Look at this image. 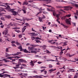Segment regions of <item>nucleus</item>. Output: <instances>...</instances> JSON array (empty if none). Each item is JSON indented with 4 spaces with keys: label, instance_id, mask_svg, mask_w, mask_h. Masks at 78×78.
Listing matches in <instances>:
<instances>
[{
    "label": "nucleus",
    "instance_id": "nucleus-1",
    "mask_svg": "<svg viewBox=\"0 0 78 78\" xmlns=\"http://www.w3.org/2000/svg\"><path fill=\"white\" fill-rule=\"evenodd\" d=\"M56 8H69L70 9H72V8H73V7H72L70 5L68 6H64L63 7H61L59 6H56Z\"/></svg>",
    "mask_w": 78,
    "mask_h": 78
},
{
    "label": "nucleus",
    "instance_id": "nucleus-2",
    "mask_svg": "<svg viewBox=\"0 0 78 78\" xmlns=\"http://www.w3.org/2000/svg\"><path fill=\"white\" fill-rule=\"evenodd\" d=\"M66 22L67 24H69L71 25L70 22H71V18H69V19H66Z\"/></svg>",
    "mask_w": 78,
    "mask_h": 78
},
{
    "label": "nucleus",
    "instance_id": "nucleus-3",
    "mask_svg": "<svg viewBox=\"0 0 78 78\" xmlns=\"http://www.w3.org/2000/svg\"><path fill=\"white\" fill-rule=\"evenodd\" d=\"M3 74L2 73H0V77H3V76H5V77H7L8 76H9L10 77V75H9L7 74H4L2 75Z\"/></svg>",
    "mask_w": 78,
    "mask_h": 78
},
{
    "label": "nucleus",
    "instance_id": "nucleus-4",
    "mask_svg": "<svg viewBox=\"0 0 78 78\" xmlns=\"http://www.w3.org/2000/svg\"><path fill=\"white\" fill-rule=\"evenodd\" d=\"M20 51H23V52H24V53H30L29 51L27 50V49H20Z\"/></svg>",
    "mask_w": 78,
    "mask_h": 78
},
{
    "label": "nucleus",
    "instance_id": "nucleus-5",
    "mask_svg": "<svg viewBox=\"0 0 78 78\" xmlns=\"http://www.w3.org/2000/svg\"><path fill=\"white\" fill-rule=\"evenodd\" d=\"M10 11L12 12V13H13V15H14V16H16L17 15V14L16 13V12L15 11H14V10H13V9H11L10 10Z\"/></svg>",
    "mask_w": 78,
    "mask_h": 78
},
{
    "label": "nucleus",
    "instance_id": "nucleus-6",
    "mask_svg": "<svg viewBox=\"0 0 78 78\" xmlns=\"http://www.w3.org/2000/svg\"><path fill=\"white\" fill-rule=\"evenodd\" d=\"M8 30H5L3 31L2 33L3 34H4V35H6L7 34H8Z\"/></svg>",
    "mask_w": 78,
    "mask_h": 78
},
{
    "label": "nucleus",
    "instance_id": "nucleus-7",
    "mask_svg": "<svg viewBox=\"0 0 78 78\" xmlns=\"http://www.w3.org/2000/svg\"><path fill=\"white\" fill-rule=\"evenodd\" d=\"M19 61L20 62H27L25 61V60L22 59H19Z\"/></svg>",
    "mask_w": 78,
    "mask_h": 78
},
{
    "label": "nucleus",
    "instance_id": "nucleus-8",
    "mask_svg": "<svg viewBox=\"0 0 78 78\" xmlns=\"http://www.w3.org/2000/svg\"><path fill=\"white\" fill-rule=\"evenodd\" d=\"M27 28V26H24L22 29V33H24V31H25V30H26V28Z\"/></svg>",
    "mask_w": 78,
    "mask_h": 78
},
{
    "label": "nucleus",
    "instance_id": "nucleus-9",
    "mask_svg": "<svg viewBox=\"0 0 78 78\" xmlns=\"http://www.w3.org/2000/svg\"><path fill=\"white\" fill-rule=\"evenodd\" d=\"M36 45H32V47H28V49H33V48L34 47H36Z\"/></svg>",
    "mask_w": 78,
    "mask_h": 78
},
{
    "label": "nucleus",
    "instance_id": "nucleus-10",
    "mask_svg": "<svg viewBox=\"0 0 78 78\" xmlns=\"http://www.w3.org/2000/svg\"><path fill=\"white\" fill-rule=\"evenodd\" d=\"M32 35H30V36H37V34H35V33L33 32L31 33Z\"/></svg>",
    "mask_w": 78,
    "mask_h": 78
},
{
    "label": "nucleus",
    "instance_id": "nucleus-11",
    "mask_svg": "<svg viewBox=\"0 0 78 78\" xmlns=\"http://www.w3.org/2000/svg\"><path fill=\"white\" fill-rule=\"evenodd\" d=\"M66 55L68 56H69V57H70V58H71L72 57V56H74L75 55L73 54L72 55H70L69 53H68Z\"/></svg>",
    "mask_w": 78,
    "mask_h": 78
},
{
    "label": "nucleus",
    "instance_id": "nucleus-12",
    "mask_svg": "<svg viewBox=\"0 0 78 78\" xmlns=\"http://www.w3.org/2000/svg\"><path fill=\"white\" fill-rule=\"evenodd\" d=\"M61 25H62V26H63V27H64V28H66V29H67V28H68V27L66 25H64V24L62 23H61Z\"/></svg>",
    "mask_w": 78,
    "mask_h": 78
},
{
    "label": "nucleus",
    "instance_id": "nucleus-13",
    "mask_svg": "<svg viewBox=\"0 0 78 78\" xmlns=\"http://www.w3.org/2000/svg\"><path fill=\"white\" fill-rule=\"evenodd\" d=\"M19 54H21V52H18L16 54H12V55H19Z\"/></svg>",
    "mask_w": 78,
    "mask_h": 78
},
{
    "label": "nucleus",
    "instance_id": "nucleus-14",
    "mask_svg": "<svg viewBox=\"0 0 78 78\" xmlns=\"http://www.w3.org/2000/svg\"><path fill=\"white\" fill-rule=\"evenodd\" d=\"M28 4V2L27 1H25L23 2V5H27Z\"/></svg>",
    "mask_w": 78,
    "mask_h": 78
},
{
    "label": "nucleus",
    "instance_id": "nucleus-15",
    "mask_svg": "<svg viewBox=\"0 0 78 78\" xmlns=\"http://www.w3.org/2000/svg\"><path fill=\"white\" fill-rule=\"evenodd\" d=\"M33 62H34V61L31 60V62H30V64L31 66H32V67H33V66H34V63H33Z\"/></svg>",
    "mask_w": 78,
    "mask_h": 78
},
{
    "label": "nucleus",
    "instance_id": "nucleus-16",
    "mask_svg": "<svg viewBox=\"0 0 78 78\" xmlns=\"http://www.w3.org/2000/svg\"><path fill=\"white\" fill-rule=\"evenodd\" d=\"M71 5H75V6L76 7H78V4H75V3L71 2Z\"/></svg>",
    "mask_w": 78,
    "mask_h": 78
},
{
    "label": "nucleus",
    "instance_id": "nucleus-17",
    "mask_svg": "<svg viewBox=\"0 0 78 78\" xmlns=\"http://www.w3.org/2000/svg\"><path fill=\"white\" fill-rule=\"evenodd\" d=\"M56 70V69H50L48 70L49 72H50L51 73L52 72H53V71H55V70Z\"/></svg>",
    "mask_w": 78,
    "mask_h": 78
},
{
    "label": "nucleus",
    "instance_id": "nucleus-18",
    "mask_svg": "<svg viewBox=\"0 0 78 78\" xmlns=\"http://www.w3.org/2000/svg\"><path fill=\"white\" fill-rule=\"evenodd\" d=\"M43 18L42 17H39V20L40 21V22H43V21H42Z\"/></svg>",
    "mask_w": 78,
    "mask_h": 78
},
{
    "label": "nucleus",
    "instance_id": "nucleus-19",
    "mask_svg": "<svg viewBox=\"0 0 78 78\" xmlns=\"http://www.w3.org/2000/svg\"><path fill=\"white\" fill-rule=\"evenodd\" d=\"M47 2L46 3V4H48V3H51V0H47L46 1Z\"/></svg>",
    "mask_w": 78,
    "mask_h": 78
},
{
    "label": "nucleus",
    "instance_id": "nucleus-20",
    "mask_svg": "<svg viewBox=\"0 0 78 78\" xmlns=\"http://www.w3.org/2000/svg\"><path fill=\"white\" fill-rule=\"evenodd\" d=\"M5 5V4L2 3V4H0V6H5V7H6V5Z\"/></svg>",
    "mask_w": 78,
    "mask_h": 78
},
{
    "label": "nucleus",
    "instance_id": "nucleus-21",
    "mask_svg": "<svg viewBox=\"0 0 78 78\" xmlns=\"http://www.w3.org/2000/svg\"><path fill=\"white\" fill-rule=\"evenodd\" d=\"M3 59V60H4V61H5L4 62H9L10 61H8L7 60H6V59Z\"/></svg>",
    "mask_w": 78,
    "mask_h": 78
},
{
    "label": "nucleus",
    "instance_id": "nucleus-22",
    "mask_svg": "<svg viewBox=\"0 0 78 78\" xmlns=\"http://www.w3.org/2000/svg\"><path fill=\"white\" fill-rule=\"evenodd\" d=\"M7 26H13V24L11 22L10 23L7 25Z\"/></svg>",
    "mask_w": 78,
    "mask_h": 78
},
{
    "label": "nucleus",
    "instance_id": "nucleus-23",
    "mask_svg": "<svg viewBox=\"0 0 78 78\" xmlns=\"http://www.w3.org/2000/svg\"><path fill=\"white\" fill-rule=\"evenodd\" d=\"M47 61H57V62H58L59 61H56V60H46Z\"/></svg>",
    "mask_w": 78,
    "mask_h": 78
},
{
    "label": "nucleus",
    "instance_id": "nucleus-24",
    "mask_svg": "<svg viewBox=\"0 0 78 78\" xmlns=\"http://www.w3.org/2000/svg\"><path fill=\"white\" fill-rule=\"evenodd\" d=\"M63 46H66L67 45V44L66 43V42H64L63 43Z\"/></svg>",
    "mask_w": 78,
    "mask_h": 78
},
{
    "label": "nucleus",
    "instance_id": "nucleus-25",
    "mask_svg": "<svg viewBox=\"0 0 78 78\" xmlns=\"http://www.w3.org/2000/svg\"><path fill=\"white\" fill-rule=\"evenodd\" d=\"M35 41H36L37 43H39V42L41 43V42L40 41V40H35Z\"/></svg>",
    "mask_w": 78,
    "mask_h": 78
},
{
    "label": "nucleus",
    "instance_id": "nucleus-26",
    "mask_svg": "<svg viewBox=\"0 0 78 78\" xmlns=\"http://www.w3.org/2000/svg\"><path fill=\"white\" fill-rule=\"evenodd\" d=\"M35 39H39V40H41V38H39L38 37H35Z\"/></svg>",
    "mask_w": 78,
    "mask_h": 78
},
{
    "label": "nucleus",
    "instance_id": "nucleus-27",
    "mask_svg": "<svg viewBox=\"0 0 78 78\" xmlns=\"http://www.w3.org/2000/svg\"><path fill=\"white\" fill-rule=\"evenodd\" d=\"M45 51V52H46V53H49V54L51 53V52H50V51H48L46 50L45 51Z\"/></svg>",
    "mask_w": 78,
    "mask_h": 78
},
{
    "label": "nucleus",
    "instance_id": "nucleus-28",
    "mask_svg": "<svg viewBox=\"0 0 78 78\" xmlns=\"http://www.w3.org/2000/svg\"><path fill=\"white\" fill-rule=\"evenodd\" d=\"M31 39H32V41H33L34 39H35V37L33 36L31 37Z\"/></svg>",
    "mask_w": 78,
    "mask_h": 78
},
{
    "label": "nucleus",
    "instance_id": "nucleus-29",
    "mask_svg": "<svg viewBox=\"0 0 78 78\" xmlns=\"http://www.w3.org/2000/svg\"><path fill=\"white\" fill-rule=\"evenodd\" d=\"M6 9H10V7L9 6V5H7L6 7Z\"/></svg>",
    "mask_w": 78,
    "mask_h": 78
},
{
    "label": "nucleus",
    "instance_id": "nucleus-30",
    "mask_svg": "<svg viewBox=\"0 0 78 78\" xmlns=\"http://www.w3.org/2000/svg\"><path fill=\"white\" fill-rule=\"evenodd\" d=\"M60 16V14L59 13L57 15L56 14L55 15V16L56 17H59Z\"/></svg>",
    "mask_w": 78,
    "mask_h": 78
},
{
    "label": "nucleus",
    "instance_id": "nucleus-31",
    "mask_svg": "<svg viewBox=\"0 0 78 78\" xmlns=\"http://www.w3.org/2000/svg\"><path fill=\"white\" fill-rule=\"evenodd\" d=\"M18 48L19 49H22V45H20L18 47Z\"/></svg>",
    "mask_w": 78,
    "mask_h": 78
},
{
    "label": "nucleus",
    "instance_id": "nucleus-32",
    "mask_svg": "<svg viewBox=\"0 0 78 78\" xmlns=\"http://www.w3.org/2000/svg\"><path fill=\"white\" fill-rule=\"evenodd\" d=\"M22 9L26 10V9H27V7H25V6H23Z\"/></svg>",
    "mask_w": 78,
    "mask_h": 78
},
{
    "label": "nucleus",
    "instance_id": "nucleus-33",
    "mask_svg": "<svg viewBox=\"0 0 78 78\" xmlns=\"http://www.w3.org/2000/svg\"><path fill=\"white\" fill-rule=\"evenodd\" d=\"M26 19V18H23V22H25V21Z\"/></svg>",
    "mask_w": 78,
    "mask_h": 78
},
{
    "label": "nucleus",
    "instance_id": "nucleus-34",
    "mask_svg": "<svg viewBox=\"0 0 78 78\" xmlns=\"http://www.w3.org/2000/svg\"><path fill=\"white\" fill-rule=\"evenodd\" d=\"M70 16H71V15L70 14H69L66 15L65 17H70Z\"/></svg>",
    "mask_w": 78,
    "mask_h": 78
},
{
    "label": "nucleus",
    "instance_id": "nucleus-35",
    "mask_svg": "<svg viewBox=\"0 0 78 78\" xmlns=\"http://www.w3.org/2000/svg\"><path fill=\"white\" fill-rule=\"evenodd\" d=\"M23 76H25V77L26 76H27V74L23 73Z\"/></svg>",
    "mask_w": 78,
    "mask_h": 78
},
{
    "label": "nucleus",
    "instance_id": "nucleus-36",
    "mask_svg": "<svg viewBox=\"0 0 78 78\" xmlns=\"http://www.w3.org/2000/svg\"><path fill=\"white\" fill-rule=\"evenodd\" d=\"M19 38H21L22 37V35L21 34H20L19 35Z\"/></svg>",
    "mask_w": 78,
    "mask_h": 78
},
{
    "label": "nucleus",
    "instance_id": "nucleus-37",
    "mask_svg": "<svg viewBox=\"0 0 78 78\" xmlns=\"http://www.w3.org/2000/svg\"><path fill=\"white\" fill-rule=\"evenodd\" d=\"M21 66H23L24 67H27V65L25 64H21Z\"/></svg>",
    "mask_w": 78,
    "mask_h": 78
},
{
    "label": "nucleus",
    "instance_id": "nucleus-38",
    "mask_svg": "<svg viewBox=\"0 0 78 78\" xmlns=\"http://www.w3.org/2000/svg\"><path fill=\"white\" fill-rule=\"evenodd\" d=\"M25 24L26 25V26H28V27H30V25L29 24H28V23H25Z\"/></svg>",
    "mask_w": 78,
    "mask_h": 78
},
{
    "label": "nucleus",
    "instance_id": "nucleus-39",
    "mask_svg": "<svg viewBox=\"0 0 78 78\" xmlns=\"http://www.w3.org/2000/svg\"><path fill=\"white\" fill-rule=\"evenodd\" d=\"M74 14H75L76 15H77V16H78V10L76 11V12L75 13H74Z\"/></svg>",
    "mask_w": 78,
    "mask_h": 78
},
{
    "label": "nucleus",
    "instance_id": "nucleus-40",
    "mask_svg": "<svg viewBox=\"0 0 78 78\" xmlns=\"http://www.w3.org/2000/svg\"><path fill=\"white\" fill-rule=\"evenodd\" d=\"M49 68H51L52 67H53V66H52V65L51 64L49 65Z\"/></svg>",
    "mask_w": 78,
    "mask_h": 78
},
{
    "label": "nucleus",
    "instance_id": "nucleus-41",
    "mask_svg": "<svg viewBox=\"0 0 78 78\" xmlns=\"http://www.w3.org/2000/svg\"><path fill=\"white\" fill-rule=\"evenodd\" d=\"M15 19L17 20H20V21H22V20H21L20 19H17V18H15Z\"/></svg>",
    "mask_w": 78,
    "mask_h": 78
},
{
    "label": "nucleus",
    "instance_id": "nucleus-42",
    "mask_svg": "<svg viewBox=\"0 0 78 78\" xmlns=\"http://www.w3.org/2000/svg\"><path fill=\"white\" fill-rule=\"evenodd\" d=\"M32 19H33V18H31L30 19L29 18L27 19H26V20H27V21H29V20H31Z\"/></svg>",
    "mask_w": 78,
    "mask_h": 78
},
{
    "label": "nucleus",
    "instance_id": "nucleus-43",
    "mask_svg": "<svg viewBox=\"0 0 78 78\" xmlns=\"http://www.w3.org/2000/svg\"><path fill=\"white\" fill-rule=\"evenodd\" d=\"M22 11H23V12L24 14H26V13L27 12H26V10H23V9H22Z\"/></svg>",
    "mask_w": 78,
    "mask_h": 78
},
{
    "label": "nucleus",
    "instance_id": "nucleus-44",
    "mask_svg": "<svg viewBox=\"0 0 78 78\" xmlns=\"http://www.w3.org/2000/svg\"><path fill=\"white\" fill-rule=\"evenodd\" d=\"M6 17L8 19H9V18H11V16L10 15H8L6 16Z\"/></svg>",
    "mask_w": 78,
    "mask_h": 78
},
{
    "label": "nucleus",
    "instance_id": "nucleus-45",
    "mask_svg": "<svg viewBox=\"0 0 78 78\" xmlns=\"http://www.w3.org/2000/svg\"><path fill=\"white\" fill-rule=\"evenodd\" d=\"M64 53V52H63V51H61V52H60V55L61 56V55H62V54Z\"/></svg>",
    "mask_w": 78,
    "mask_h": 78
},
{
    "label": "nucleus",
    "instance_id": "nucleus-46",
    "mask_svg": "<svg viewBox=\"0 0 78 78\" xmlns=\"http://www.w3.org/2000/svg\"><path fill=\"white\" fill-rule=\"evenodd\" d=\"M11 45L12 47H16V46L15 45V44H11Z\"/></svg>",
    "mask_w": 78,
    "mask_h": 78
},
{
    "label": "nucleus",
    "instance_id": "nucleus-47",
    "mask_svg": "<svg viewBox=\"0 0 78 78\" xmlns=\"http://www.w3.org/2000/svg\"><path fill=\"white\" fill-rule=\"evenodd\" d=\"M21 70H23V69H24V67H23L22 66H21L20 67Z\"/></svg>",
    "mask_w": 78,
    "mask_h": 78
},
{
    "label": "nucleus",
    "instance_id": "nucleus-48",
    "mask_svg": "<svg viewBox=\"0 0 78 78\" xmlns=\"http://www.w3.org/2000/svg\"><path fill=\"white\" fill-rule=\"evenodd\" d=\"M15 72H19L20 71V70H19V69H16L15 70Z\"/></svg>",
    "mask_w": 78,
    "mask_h": 78
},
{
    "label": "nucleus",
    "instance_id": "nucleus-49",
    "mask_svg": "<svg viewBox=\"0 0 78 78\" xmlns=\"http://www.w3.org/2000/svg\"><path fill=\"white\" fill-rule=\"evenodd\" d=\"M16 44L17 45H19L20 44V43H19L17 42H16Z\"/></svg>",
    "mask_w": 78,
    "mask_h": 78
},
{
    "label": "nucleus",
    "instance_id": "nucleus-50",
    "mask_svg": "<svg viewBox=\"0 0 78 78\" xmlns=\"http://www.w3.org/2000/svg\"><path fill=\"white\" fill-rule=\"evenodd\" d=\"M28 2L30 3H32V2H33L34 1L33 0H30Z\"/></svg>",
    "mask_w": 78,
    "mask_h": 78
},
{
    "label": "nucleus",
    "instance_id": "nucleus-51",
    "mask_svg": "<svg viewBox=\"0 0 78 78\" xmlns=\"http://www.w3.org/2000/svg\"><path fill=\"white\" fill-rule=\"evenodd\" d=\"M5 55H7V56H11V55H12V54L9 55L7 53H5Z\"/></svg>",
    "mask_w": 78,
    "mask_h": 78
},
{
    "label": "nucleus",
    "instance_id": "nucleus-52",
    "mask_svg": "<svg viewBox=\"0 0 78 78\" xmlns=\"http://www.w3.org/2000/svg\"><path fill=\"white\" fill-rule=\"evenodd\" d=\"M11 43L12 44H14V43L15 44H16V42L15 41H12L11 42Z\"/></svg>",
    "mask_w": 78,
    "mask_h": 78
},
{
    "label": "nucleus",
    "instance_id": "nucleus-53",
    "mask_svg": "<svg viewBox=\"0 0 78 78\" xmlns=\"http://www.w3.org/2000/svg\"><path fill=\"white\" fill-rule=\"evenodd\" d=\"M51 44H57H57H58V43H56L55 42H51Z\"/></svg>",
    "mask_w": 78,
    "mask_h": 78
},
{
    "label": "nucleus",
    "instance_id": "nucleus-54",
    "mask_svg": "<svg viewBox=\"0 0 78 78\" xmlns=\"http://www.w3.org/2000/svg\"><path fill=\"white\" fill-rule=\"evenodd\" d=\"M43 10V9H42V7H41L39 10V11H42Z\"/></svg>",
    "mask_w": 78,
    "mask_h": 78
},
{
    "label": "nucleus",
    "instance_id": "nucleus-55",
    "mask_svg": "<svg viewBox=\"0 0 78 78\" xmlns=\"http://www.w3.org/2000/svg\"><path fill=\"white\" fill-rule=\"evenodd\" d=\"M53 14L54 16H55V14H56V13L55 12H53Z\"/></svg>",
    "mask_w": 78,
    "mask_h": 78
},
{
    "label": "nucleus",
    "instance_id": "nucleus-56",
    "mask_svg": "<svg viewBox=\"0 0 78 78\" xmlns=\"http://www.w3.org/2000/svg\"><path fill=\"white\" fill-rule=\"evenodd\" d=\"M31 53H36V51H31Z\"/></svg>",
    "mask_w": 78,
    "mask_h": 78
},
{
    "label": "nucleus",
    "instance_id": "nucleus-57",
    "mask_svg": "<svg viewBox=\"0 0 78 78\" xmlns=\"http://www.w3.org/2000/svg\"><path fill=\"white\" fill-rule=\"evenodd\" d=\"M16 35L14 34H12V37H15Z\"/></svg>",
    "mask_w": 78,
    "mask_h": 78
},
{
    "label": "nucleus",
    "instance_id": "nucleus-58",
    "mask_svg": "<svg viewBox=\"0 0 78 78\" xmlns=\"http://www.w3.org/2000/svg\"><path fill=\"white\" fill-rule=\"evenodd\" d=\"M43 29V30H44L45 29H46V27H42Z\"/></svg>",
    "mask_w": 78,
    "mask_h": 78
},
{
    "label": "nucleus",
    "instance_id": "nucleus-59",
    "mask_svg": "<svg viewBox=\"0 0 78 78\" xmlns=\"http://www.w3.org/2000/svg\"><path fill=\"white\" fill-rule=\"evenodd\" d=\"M32 31H34V32H36V31H35L34 29H33V28H32Z\"/></svg>",
    "mask_w": 78,
    "mask_h": 78
},
{
    "label": "nucleus",
    "instance_id": "nucleus-60",
    "mask_svg": "<svg viewBox=\"0 0 78 78\" xmlns=\"http://www.w3.org/2000/svg\"><path fill=\"white\" fill-rule=\"evenodd\" d=\"M20 65H21V64H17L16 65V66H17V67H19Z\"/></svg>",
    "mask_w": 78,
    "mask_h": 78
},
{
    "label": "nucleus",
    "instance_id": "nucleus-61",
    "mask_svg": "<svg viewBox=\"0 0 78 78\" xmlns=\"http://www.w3.org/2000/svg\"><path fill=\"white\" fill-rule=\"evenodd\" d=\"M44 71H45V69H43V70H41V72H44Z\"/></svg>",
    "mask_w": 78,
    "mask_h": 78
},
{
    "label": "nucleus",
    "instance_id": "nucleus-62",
    "mask_svg": "<svg viewBox=\"0 0 78 78\" xmlns=\"http://www.w3.org/2000/svg\"><path fill=\"white\" fill-rule=\"evenodd\" d=\"M15 31L16 32H17V33H19V32H20V31L19 30H15Z\"/></svg>",
    "mask_w": 78,
    "mask_h": 78
},
{
    "label": "nucleus",
    "instance_id": "nucleus-63",
    "mask_svg": "<svg viewBox=\"0 0 78 78\" xmlns=\"http://www.w3.org/2000/svg\"><path fill=\"white\" fill-rule=\"evenodd\" d=\"M44 72L45 75H46V74H47V71H44Z\"/></svg>",
    "mask_w": 78,
    "mask_h": 78
},
{
    "label": "nucleus",
    "instance_id": "nucleus-64",
    "mask_svg": "<svg viewBox=\"0 0 78 78\" xmlns=\"http://www.w3.org/2000/svg\"><path fill=\"white\" fill-rule=\"evenodd\" d=\"M77 77H78V76H75L74 78H77Z\"/></svg>",
    "mask_w": 78,
    "mask_h": 78
}]
</instances>
